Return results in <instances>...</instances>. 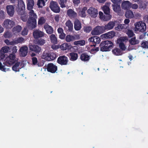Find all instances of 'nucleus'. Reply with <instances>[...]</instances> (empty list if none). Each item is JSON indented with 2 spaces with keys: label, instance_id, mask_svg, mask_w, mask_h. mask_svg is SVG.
<instances>
[{
  "label": "nucleus",
  "instance_id": "obj_1",
  "mask_svg": "<svg viewBox=\"0 0 148 148\" xmlns=\"http://www.w3.org/2000/svg\"><path fill=\"white\" fill-rule=\"evenodd\" d=\"M29 18L27 22L28 28L32 30L36 26V19L37 16L33 10H31L29 12Z\"/></svg>",
  "mask_w": 148,
  "mask_h": 148
},
{
  "label": "nucleus",
  "instance_id": "obj_2",
  "mask_svg": "<svg viewBox=\"0 0 148 148\" xmlns=\"http://www.w3.org/2000/svg\"><path fill=\"white\" fill-rule=\"evenodd\" d=\"M18 5L16 10L18 14L21 15V18L24 22L27 21V16L25 15V6L24 3L22 0H18Z\"/></svg>",
  "mask_w": 148,
  "mask_h": 148
},
{
  "label": "nucleus",
  "instance_id": "obj_3",
  "mask_svg": "<svg viewBox=\"0 0 148 148\" xmlns=\"http://www.w3.org/2000/svg\"><path fill=\"white\" fill-rule=\"evenodd\" d=\"M17 49H16V47L14 46L12 49V52L11 54L7 57L5 59V62L3 64L7 66L12 65L15 63L14 60L16 58L15 53L17 52Z\"/></svg>",
  "mask_w": 148,
  "mask_h": 148
},
{
  "label": "nucleus",
  "instance_id": "obj_4",
  "mask_svg": "<svg viewBox=\"0 0 148 148\" xmlns=\"http://www.w3.org/2000/svg\"><path fill=\"white\" fill-rule=\"evenodd\" d=\"M99 46L101 51H108L112 49L114 46V44L111 41L106 40L101 42Z\"/></svg>",
  "mask_w": 148,
  "mask_h": 148
},
{
  "label": "nucleus",
  "instance_id": "obj_5",
  "mask_svg": "<svg viewBox=\"0 0 148 148\" xmlns=\"http://www.w3.org/2000/svg\"><path fill=\"white\" fill-rule=\"evenodd\" d=\"M134 25V31L135 33H138L140 32L145 33L146 30V25L144 22L140 21L136 22Z\"/></svg>",
  "mask_w": 148,
  "mask_h": 148
},
{
  "label": "nucleus",
  "instance_id": "obj_6",
  "mask_svg": "<svg viewBox=\"0 0 148 148\" xmlns=\"http://www.w3.org/2000/svg\"><path fill=\"white\" fill-rule=\"evenodd\" d=\"M56 57L55 53L53 52L46 53L44 52L42 56V58L45 60L50 61L55 60Z\"/></svg>",
  "mask_w": 148,
  "mask_h": 148
},
{
  "label": "nucleus",
  "instance_id": "obj_7",
  "mask_svg": "<svg viewBox=\"0 0 148 148\" xmlns=\"http://www.w3.org/2000/svg\"><path fill=\"white\" fill-rule=\"evenodd\" d=\"M49 6L51 10L54 13H59L60 11V7L56 1H51Z\"/></svg>",
  "mask_w": 148,
  "mask_h": 148
},
{
  "label": "nucleus",
  "instance_id": "obj_8",
  "mask_svg": "<svg viewBox=\"0 0 148 148\" xmlns=\"http://www.w3.org/2000/svg\"><path fill=\"white\" fill-rule=\"evenodd\" d=\"M102 10L105 14L104 20L107 21L110 20L112 17V16L110 14V11L109 7L104 5L103 7Z\"/></svg>",
  "mask_w": 148,
  "mask_h": 148
},
{
  "label": "nucleus",
  "instance_id": "obj_9",
  "mask_svg": "<svg viewBox=\"0 0 148 148\" xmlns=\"http://www.w3.org/2000/svg\"><path fill=\"white\" fill-rule=\"evenodd\" d=\"M45 35H46L44 32L39 29H35L33 32V36L36 40L44 37Z\"/></svg>",
  "mask_w": 148,
  "mask_h": 148
},
{
  "label": "nucleus",
  "instance_id": "obj_10",
  "mask_svg": "<svg viewBox=\"0 0 148 148\" xmlns=\"http://www.w3.org/2000/svg\"><path fill=\"white\" fill-rule=\"evenodd\" d=\"M68 61V58L65 56H60L57 61V62L61 65H66Z\"/></svg>",
  "mask_w": 148,
  "mask_h": 148
},
{
  "label": "nucleus",
  "instance_id": "obj_11",
  "mask_svg": "<svg viewBox=\"0 0 148 148\" xmlns=\"http://www.w3.org/2000/svg\"><path fill=\"white\" fill-rule=\"evenodd\" d=\"M104 32L102 26H97L92 30L91 34L92 35L100 34Z\"/></svg>",
  "mask_w": 148,
  "mask_h": 148
},
{
  "label": "nucleus",
  "instance_id": "obj_12",
  "mask_svg": "<svg viewBox=\"0 0 148 148\" xmlns=\"http://www.w3.org/2000/svg\"><path fill=\"white\" fill-rule=\"evenodd\" d=\"M88 41L89 42H92V45L91 46L95 47L97 44H99L101 41L100 38L97 36H94L90 37L88 39Z\"/></svg>",
  "mask_w": 148,
  "mask_h": 148
},
{
  "label": "nucleus",
  "instance_id": "obj_13",
  "mask_svg": "<svg viewBox=\"0 0 148 148\" xmlns=\"http://www.w3.org/2000/svg\"><path fill=\"white\" fill-rule=\"evenodd\" d=\"M14 25V21L10 19H5L3 23V26L7 29H9L12 27Z\"/></svg>",
  "mask_w": 148,
  "mask_h": 148
},
{
  "label": "nucleus",
  "instance_id": "obj_14",
  "mask_svg": "<svg viewBox=\"0 0 148 148\" xmlns=\"http://www.w3.org/2000/svg\"><path fill=\"white\" fill-rule=\"evenodd\" d=\"M116 21H110L108 23L105 25L104 26H102L104 32L106 31H108L112 29L115 24Z\"/></svg>",
  "mask_w": 148,
  "mask_h": 148
},
{
  "label": "nucleus",
  "instance_id": "obj_15",
  "mask_svg": "<svg viewBox=\"0 0 148 148\" xmlns=\"http://www.w3.org/2000/svg\"><path fill=\"white\" fill-rule=\"evenodd\" d=\"M57 69V66L52 63H49L47 64V70L49 72L52 73H55Z\"/></svg>",
  "mask_w": 148,
  "mask_h": 148
},
{
  "label": "nucleus",
  "instance_id": "obj_16",
  "mask_svg": "<svg viewBox=\"0 0 148 148\" xmlns=\"http://www.w3.org/2000/svg\"><path fill=\"white\" fill-rule=\"evenodd\" d=\"M88 14L91 15V17L95 18L98 15V11L96 9L93 8H90L87 10Z\"/></svg>",
  "mask_w": 148,
  "mask_h": 148
},
{
  "label": "nucleus",
  "instance_id": "obj_17",
  "mask_svg": "<svg viewBox=\"0 0 148 148\" xmlns=\"http://www.w3.org/2000/svg\"><path fill=\"white\" fill-rule=\"evenodd\" d=\"M29 49L36 53H39L41 51V48L38 45H29Z\"/></svg>",
  "mask_w": 148,
  "mask_h": 148
},
{
  "label": "nucleus",
  "instance_id": "obj_18",
  "mask_svg": "<svg viewBox=\"0 0 148 148\" xmlns=\"http://www.w3.org/2000/svg\"><path fill=\"white\" fill-rule=\"evenodd\" d=\"M125 39L122 38H120L117 40V43L119 44V47L122 51H125L126 49V47L123 42Z\"/></svg>",
  "mask_w": 148,
  "mask_h": 148
},
{
  "label": "nucleus",
  "instance_id": "obj_19",
  "mask_svg": "<svg viewBox=\"0 0 148 148\" xmlns=\"http://www.w3.org/2000/svg\"><path fill=\"white\" fill-rule=\"evenodd\" d=\"M7 13L10 16H12L14 13V8L12 5H7L6 7Z\"/></svg>",
  "mask_w": 148,
  "mask_h": 148
},
{
  "label": "nucleus",
  "instance_id": "obj_20",
  "mask_svg": "<svg viewBox=\"0 0 148 148\" xmlns=\"http://www.w3.org/2000/svg\"><path fill=\"white\" fill-rule=\"evenodd\" d=\"M28 47L27 46L21 47L19 49V53L21 56H25L28 52Z\"/></svg>",
  "mask_w": 148,
  "mask_h": 148
},
{
  "label": "nucleus",
  "instance_id": "obj_21",
  "mask_svg": "<svg viewBox=\"0 0 148 148\" xmlns=\"http://www.w3.org/2000/svg\"><path fill=\"white\" fill-rule=\"evenodd\" d=\"M44 28L45 30L47 33L48 34H51L53 33L54 30L53 28L48 24L44 25Z\"/></svg>",
  "mask_w": 148,
  "mask_h": 148
},
{
  "label": "nucleus",
  "instance_id": "obj_22",
  "mask_svg": "<svg viewBox=\"0 0 148 148\" xmlns=\"http://www.w3.org/2000/svg\"><path fill=\"white\" fill-rule=\"evenodd\" d=\"M67 15L71 18H74L77 16V14L73 10L70 9H68L67 11Z\"/></svg>",
  "mask_w": 148,
  "mask_h": 148
},
{
  "label": "nucleus",
  "instance_id": "obj_23",
  "mask_svg": "<svg viewBox=\"0 0 148 148\" xmlns=\"http://www.w3.org/2000/svg\"><path fill=\"white\" fill-rule=\"evenodd\" d=\"M74 27L75 29L77 31L80 30L82 27L81 23L77 19H76L75 20Z\"/></svg>",
  "mask_w": 148,
  "mask_h": 148
},
{
  "label": "nucleus",
  "instance_id": "obj_24",
  "mask_svg": "<svg viewBox=\"0 0 148 148\" xmlns=\"http://www.w3.org/2000/svg\"><path fill=\"white\" fill-rule=\"evenodd\" d=\"M80 58L82 61L85 62L89 61L90 57L87 53H84L81 54Z\"/></svg>",
  "mask_w": 148,
  "mask_h": 148
},
{
  "label": "nucleus",
  "instance_id": "obj_25",
  "mask_svg": "<svg viewBox=\"0 0 148 148\" xmlns=\"http://www.w3.org/2000/svg\"><path fill=\"white\" fill-rule=\"evenodd\" d=\"M131 3L128 1L123 2L121 4V7L123 9L127 10L130 8Z\"/></svg>",
  "mask_w": 148,
  "mask_h": 148
},
{
  "label": "nucleus",
  "instance_id": "obj_26",
  "mask_svg": "<svg viewBox=\"0 0 148 148\" xmlns=\"http://www.w3.org/2000/svg\"><path fill=\"white\" fill-rule=\"evenodd\" d=\"M58 33L59 34V37L61 39H64L65 38L66 35L64 32L63 29L61 27H59L57 29Z\"/></svg>",
  "mask_w": 148,
  "mask_h": 148
},
{
  "label": "nucleus",
  "instance_id": "obj_27",
  "mask_svg": "<svg viewBox=\"0 0 148 148\" xmlns=\"http://www.w3.org/2000/svg\"><path fill=\"white\" fill-rule=\"evenodd\" d=\"M68 54L69 56L70 59L71 61H75L78 58V55L77 53L72 52Z\"/></svg>",
  "mask_w": 148,
  "mask_h": 148
},
{
  "label": "nucleus",
  "instance_id": "obj_28",
  "mask_svg": "<svg viewBox=\"0 0 148 148\" xmlns=\"http://www.w3.org/2000/svg\"><path fill=\"white\" fill-rule=\"evenodd\" d=\"M103 35L104 36L105 38H112L115 36V32L114 31H112L106 33Z\"/></svg>",
  "mask_w": 148,
  "mask_h": 148
},
{
  "label": "nucleus",
  "instance_id": "obj_29",
  "mask_svg": "<svg viewBox=\"0 0 148 148\" xmlns=\"http://www.w3.org/2000/svg\"><path fill=\"white\" fill-rule=\"evenodd\" d=\"M34 4V0H28L27 4V9L29 10H32Z\"/></svg>",
  "mask_w": 148,
  "mask_h": 148
},
{
  "label": "nucleus",
  "instance_id": "obj_30",
  "mask_svg": "<svg viewBox=\"0 0 148 148\" xmlns=\"http://www.w3.org/2000/svg\"><path fill=\"white\" fill-rule=\"evenodd\" d=\"M77 39H77L74 36L70 35H67L65 37V40L67 42L73 41Z\"/></svg>",
  "mask_w": 148,
  "mask_h": 148
},
{
  "label": "nucleus",
  "instance_id": "obj_31",
  "mask_svg": "<svg viewBox=\"0 0 148 148\" xmlns=\"http://www.w3.org/2000/svg\"><path fill=\"white\" fill-rule=\"evenodd\" d=\"M49 38L51 42L54 44H56L57 43L58 41L57 38L55 35L52 34L49 36Z\"/></svg>",
  "mask_w": 148,
  "mask_h": 148
},
{
  "label": "nucleus",
  "instance_id": "obj_32",
  "mask_svg": "<svg viewBox=\"0 0 148 148\" xmlns=\"http://www.w3.org/2000/svg\"><path fill=\"white\" fill-rule=\"evenodd\" d=\"M10 47L7 46H5L2 47L0 50V54L1 56L3 55L5 53H7L10 50Z\"/></svg>",
  "mask_w": 148,
  "mask_h": 148
},
{
  "label": "nucleus",
  "instance_id": "obj_33",
  "mask_svg": "<svg viewBox=\"0 0 148 148\" xmlns=\"http://www.w3.org/2000/svg\"><path fill=\"white\" fill-rule=\"evenodd\" d=\"M125 16L127 18H132L134 17L132 11L130 10H127L125 14Z\"/></svg>",
  "mask_w": 148,
  "mask_h": 148
},
{
  "label": "nucleus",
  "instance_id": "obj_34",
  "mask_svg": "<svg viewBox=\"0 0 148 148\" xmlns=\"http://www.w3.org/2000/svg\"><path fill=\"white\" fill-rule=\"evenodd\" d=\"M112 53L116 56H120L122 55V51L119 48H115L112 51Z\"/></svg>",
  "mask_w": 148,
  "mask_h": 148
},
{
  "label": "nucleus",
  "instance_id": "obj_35",
  "mask_svg": "<svg viewBox=\"0 0 148 148\" xmlns=\"http://www.w3.org/2000/svg\"><path fill=\"white\" fill-rule=\"evenodd\" d=\"M65 25L68 27V30L69 31H72L73 29V24L71 21L69 20L65 23Z\"/></svg>",
  "mask_w": 148,
  "mask_h": 148
},
{
  "label": "nucleus",
  "instance_id": "obj_36",
  "mask_svg": "<svg viewBox=\"0 0 148 148\" xmlns=\"http://www.w3.org/2000/svg\"><path fill=\"white\" fill-rule=\"evenodd\" d=\"M87 10V8L84 7L81 10L79 11V14L82 17H85L86 16V11Z\"/></svg>",
  "mask_w": 148,
  "mask_h": 148
},
{
  "label": "nucleus",
  "instance_id": "obj_37",
  "mask_svg": "<svg viewBox=\"0 0 148 148\" xmlns=\"http://www.w3.org/2000/svg\"><path fill=\"white\" fill-rule=\"evenodd\" d=\"M112 6L113 10L115 12L118 13L121 11V6L120 4L112 5Z\"/></svg>",
  "mask_w": 148,
  "mask_h": 148
},
{
  "label": "nucleus",
  "instance_id": "obj_38",
  "mask_svg": "<svg viewBox=\"0 0 148 148\" xmlns=\"http://www.w3.org/2000/svg\"><path fill=\"white\" fill-rule=\"evenodd\" d=\"M20 63L19 62H16L12 66V70L15 72H18L19 71L20 68L19 67Z\"/></svg>",
  "mask_w": 148,
  "mask_h": 148
},
{
  "label": "nucleus",
  "instance_id": "obj_39",
  "mask_svg": "<svg viewBox=\"0 0 148 148\" xmlns=\"http://www.w3.org/2000/svg\"><path fill=\"white\" fill-rule=\"evenodd\" d=\"M130 43L132 45H135L139 43V41L136 40L135 37L131 38L129 40Z\"/></svg>",
  "mask_w": 148,
  "mask_h": 148
},
{
  "label": "nucleus",
  "instance_id": "obj_40",
  "mask_svg": "<svg viewBox=\"0 0 148 148\" xmlns=\"http://www.w3.org/2000/svg\"><path fill=\"white\" fill-rule=\"evenodd\" d=\"M127 26H125V25L124 24H119L118 26L116 27L115 28L116 30L118 31H121L122 29H125L127 28Z\"/></svg>",
  "mask_w": 148,
  "mask_h": 148
},
{
  "label": "nucleus",
  "instance_id": "obj_41",
  "mask_svg": "<svg viewBox=\"0 0 148 148\" xmlns=\"http://www.w3.org/2000/svg\"><path fill=\"white\" fill-rule=\"evenodd\" d=\"M73 44L76 45H80L81 46H83L85 44V41L84 40L75 41L74 42Z\"/></svg>",
  "mask_w": 148,
  "mask_h": 148
},
{
  "label": "nucleus",
  "instance_id": "obj_42",
  "mask_svg": "<svg viewBox=\"0 0 148 148\" xmlns=\"http://www.w3.org/2000/svg\"><path fill=\"white\" fill-rule=\"evenodd\" d=\"M37 44L38 45L42 46L45 43V40L43 39L40 38L36 40Z\"/></svg>",
  "mask_w": 148,
  "mask_h": 148
},
{
  "label": "nucleus",
  "instance_id": "obj_43",
  "mask_svg": "<svg viewBox=\"0 0 148 148\" xmlns=\"http://www.w3.org/2000/svg\"><path fill=\"white\" fill-rule=\"evenodd\" d=\"M60 48L62 50H65L69 49V46L67 43H64L60 45Z\"/></svg>",
  "mask_w": 148,
  "mask_h": 148
},
{
  "label": "nucleus",
  "instance_id": "obj_44",
  "mask_svg": "<svg viewBox=\"0 0 148 148\" xmlns=\"http://www.w3.org/2000/svg\"><path fill=\"white\" fill-rule=\"evenodd\" d=\"M67 0H59V3L62 8H64L66 7L65 4L66 3Z\"/></svg>",
  "mask_w": 148,
  "mask_h": 148
},
{
  "label": "nucleus",
  "instance_id": "obj_45",
  "mask_svg": "<svg viewBox=\"0 0 148 148\" xmlns=\"http://www.w3.org/2000/svg\"><path fill=\"white\" fill-rule=\"evenodd\" d=\"M45 21L46 20L43 17H42L39 19L38 23V24L42 25L45 22Z\"/></svg>",
  "mask_w": 148,
  "mask_h": 148
},
{
  "label": "nucleus",
  "instance_id": "obj_46",
  "mask_svg": "<svg viewBox=\"0 0 148 148\" xmlns=\"http://www.w3.org/2000/svg\"><path fill=\"white\" fill-rule=\"evenodd\" d=\"M41 4H42L43 6H44L45 5V2L44 0H38V1L37 5L38 7L40 8L42 7V6L40 5Z\"/></svg>",
  "mask_w": 148,
  "mask_h": 148
},
{
  "label": "nucleus",
  "instance_id": "obj_47",
  "mask_svg": "<svg viewBox=\"0 0 148 148\" xmlns=\"http://www.w3.org/2000/svg\"><path fill=\"white\" fill-rule=\"evenodd\" d=\"M141 47L143 48H148V42L143 41L141 44Z\"/></svg>",
  "mask_w": 148,
  "mask_h": 148
},
{
  "label": "nucleus",
  "instance_id": "obj_48",
  "mask_svg": "<svg viewBox=\"0 0 148 148\" xmlns=\"http://www.w3.org/2000/svg\"><path fill=\"white\" fill-rule=\"evenodd\" d=\"M92 27L89 26H85L84 27V32L86 33H89L92 30Z\"/></svg>",
  "mask_w": 148,
  "mask_h": 148
},
{
  "label": "nucleus",
  "instance_id": "obj_49",
  "mask_svg": "<svg viewBox=\"0 0 148 148\" xmlns=\"http://www.w3.org/2000/svg\"><path fill=\"white\" fill-rule=\"evenodd\" d=\"M22 27L20 25H18L13 28V31L14 32H20L21 30Z\"/></svg>",
  "mask_w": 148,
  "mask_h": 148
},
{
  "label": "nucleus",
  "instance_id": "obj_50",
  "mask_svg": "<svg viewBox=\"0 0 148 148\" xmlns=\"http://www.w3.org/2000/svg\"><path fill=\"white\" fill-rule=\"evenodd\" d=\"M127 35L129 38L133 37L135 35L133 32L130 30H128L127 33Z\"/></svg>",
  "mask_w": 148,
  "mask_h": 148
},
{
  "label": "nucleus",
  "instance_id": "obj_51",
  "mask_svg": "<svg viewBox=\"0 0 148 148\" xmlns=\"http://www.w3.org/2000/svg\"><path fill=\"white\" fill-rule=\"evenodd\" d=\"M5 13L3 10L0 11V19H4L5 18Z\"/></svg>",
  "mask_w": 148,
  "mask_h": 148
},
{
  "label": "nucleus",
  "instance_id": "obj_52",
  "mask_svg": "<svg viewBox=\"0 0 148 148\" xmlns=\"http://www.w3.org/2000/svg\"><path fill=\"white\" fill-rule=\"evenodd\" d=\"M8 69H6L5 68L4 66L0 62V70H1L4 72H6L8 71Z\"/></svg>",
  "mask_w": 148,
  "mask_h": 148
},
{
  "label": "nucleus",
  "instance_id": "obj_53",
  "mask_svg": "<svg viewBox=\"0 0 148 148\" xmlns=\"http://www.w3.org/2000/svg\"><path fill=\"white\" fill-rule=\"evenodd\" d=\"M24 40V39L22 37H19L15 40V42L16 43H22Z\"/></svg>",
  "mask_w": 148,
  "mask_h": 148
},
{
  "label": "nucleus",
  "instance_id": "obj_54",
  "mask_svg": "<svg viewBox=\"0 0 148 148\" xmlns=\"http://www.w3.org/2000/svg\"><path fill=\"white\" fill-rule=\"evenodd\" d=\"M32 64L33 65H36L38 63L37 59L36 57H34L32 58Z\"/></svg>",
  "mask_w": 148,
  "mask_h": 148
},
{
  "label": "nucleus",
  "instance_id": "obj_55",
  "mask_svg": "<svg viewBox=\"0 0 148 148\" xmlns=\"http://www.w3.org/2000/svg\"><path fill=\"white\" fill-rule=\"evenodd\" d=\"M28 30L27 28H24L21 34L23 36L26 35L27 34Z\"/></svg>",
  "mask_w": 148,
  "mask_h": 148
},
{
  "label": "nucleus",
  "instance_id": "obj_56",
  "mask_svg": "<svg viewBox=\"0 0 148 148\" xmlns=\"http://www.w3.org/2000/svg\"><path fill=\"white\" fill-rule=\"evenodd\" d=\"M114 4H120L122 0H111Z\"/></svg>",
  "mask_w": 148,
  "mask_h": 148
},
{
  "label": "nucleus",
  "instance_id": "obj_57",
  "mask_svg": "<svg viewBox=\"0 0 148 148\" xmlns=\"http://www.w3.org/2000/svg\"><path fill=\"white\" fill-rule=\"evenodd\" d=\"M131 5L130 6V8H132L134 9H136L138 8V5L136 4H132L131 3Z\"/></svg>",
  "mask_w": 148,
  "mask_h": 148
},
{
  "label": "nucleus",
  "instance_id": "obj_58",
  "mask_svg": "<svg viewBox=\"0 0 148 148\" xmlns=\"http://www.w3.org/2000/svg\"><path fill=\"white\" fill-rule=\"evenodd\" d=\"M73 2L74 4L77 5L79 4L80 2V0H73Z\"/></svg>",
  "mask_w": 148,
  "mask_h": 148
},
{
  "label": "nucleus",
  "instance_id": "obj_59",
  "mask_svg": "<svg viewBox=\"0 0 148 148\" xmlns=\"http://www.w3.org/2000/svg\"><path fill=\"white\" fill-rule=\"evenodd\" d=\"M130 22V21L129 19H125L124 20V23L125 24V25H127L126 26H127V27L128 26V24Z\"/></svg>",
  "mask_w": 148,
  "mask_h": 148
},
{
  "label": "nucleus",
  "instance_id": "obj_60",
  "mask_svg": "<svg viewBox=\"0 0 148 148\" xmlns=\"http://www.w3.org/2000/svg\"><path fill=\"white\" fill-rule=\"evenodd\" d=\"M99 18H102L104 20V15H103V13L101 12H99Z\"/></svg>",
  "mask_w": 148,
  "mask_h": 148
},
{
  "label": "nucleus",
  "instance_id": "obj_61",
  "mask_svg": "<svg viewBox=\"0 0 148 148\" xmlns=\"http://www.w3.org/2000/svg\"><path fill=\"white\" fill-rule=\"evenodd\" d=\"M54 19L56 21L58 22L60 19L59 15H56L54 17Z\"/></svg>",
  "mask_w": 148,
  "mask_h": 148
},
{
  "label": "nucleus",
  "instance_id": "obj_62",
  "mask_svg": "<svg viewBox=\"0 0 148 148\" xmlns=\"http://www.w3.org/2000/svg\"><path fill=\"white\" fill-rule=\"evenodd\" d=\"M145 21L147 24L148 26V15L145 16L144 18Z\"/></svg>",
  "mask_w": 148,
  "mask_h": 148
},
{
  "label": "nucleus",
  "instance_id": "obj_63",
  "mask_svg": "<svg viewBox=\"0 0 148 148\" xmlns=\"http://www.w3.org/2000/svg\"><path fill=\"white\" fill-rule=\"evenodd\" d=\"M4 36L5 38H9L10 37V34L8 32H6L4 34Z\"/></svg>",
  "mask_w": 148,
  "mask_h": 148
},
{
  "label": "nucleus",
  "instance_id": "obj_64",
  "mask_svg": "<svg viewBox=\"0 0 148 148\" xmlns=\"http://www.w3.org/2000/svg\"><path fill=\"white\" fill-rule=\"evenodd\" d=\"M5 42L6 44L8 45H11V42H10L9 40L8 39L5 40Z\"/></svg>",
  "mask_w": 148,
  "mask_h": 148
}]
</instances>
